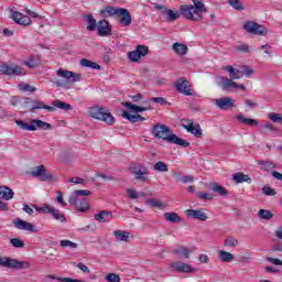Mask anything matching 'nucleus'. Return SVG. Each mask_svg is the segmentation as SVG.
Segmentation results:
<instances>
[{
  "label": "nucleus",
  "mask_w": 282,
  "mask_h": 282,
  "mask_svg": "<svg viewBox=\"0 0 282 282\" xmlns=\"http://www.w3.org/2000/svg\"><path fill=\"white\" fill-rule=\"evenodd\" d=\"M152 135L153 138L164 140V142H169L170 144H177V147H183V149L191 147V143L188 141L176 137L175 134H173L169 126L162 123H156L152 128Z\"/></svg>",
  "instance_id": "1"
},
{
  "label": "nucleus",
  "mask_w": 282,
  "mask_h": 282,
  "mask_svg": "<svg viewBox=\"0 0 282 282\" xmlns=\"http://www.w3.org/2000/svg\"><path fill=\"white\" fill-rule=\"evenodd\" d=\"M56 76L53 83L56 87H63L64 89H72L74 83H80L83 75L80 73H74L72 70L59 68L56 72Z\"/></svg>",
  "instance_id": "2"
},
{
  "label": "nucleus",
  "mask_w": 282,
  "mask_h": 282,
  "mask_svg": "<svg viewBox=\"0 0 282 282\" xmlns=\"http://www.w3.org/2000/svg\"><path fill=\"white\" fill-rule=\"evenodd\" d=\"M180 12L188 21H202L207 9L203 1L193 0V4H182Z\"/></svg>",
  "instance_id": "3"
},
{
  "label": "nucleus",
  "mask_w": 282,
  "mask_h": 282,
  "mask_svg": "<svg viewBox=\"0 0 282 282\" xmlns=\"http://www.w3.org/2000/svg\"><path fill=\"white\" fill-rule=\"evenodd\" d=\"M88 115L90 118H94L95 120L106 122V124H113V122H116L113 115H111L109 110L100 106L89 108Z\"/></svg>",
  "instance_id": "4"
},
{
  "label": "nucleus",
  "mask_w": 282,
  "mask_h": 282,
  "mask_svg": "<svg viewBox=\"0 0 282 282\" xmlns=\"http://www.w3.org/2000/svg\"><path fill=\"white\" fill-rule=\"evenodd\" d=\"M15 124H18V127H20V129L23 131H36V129L52 131V124L40 119H33L30 123L22 120H17Z\"/></svg>",
  "instance_id": "5"
},
{
  "label": "nucleus",
  "mask_w": 282,
  "mask_h": 282,
  "mask_svg": "<svg viewBox=\"0 0 282 282\" xmlns=\"http://www.w3.org/2000/svg\"><path fill=\"white\" fill-rule=\"evenodd\" d=\"M0 265L2 268H11L12 270H28L30 262L19 261L8 257H0Z\"/></svg>",
  "instance_id": "6"
},
{
  "label": "nucleus",
  "mask_w": 282,
  "mask_h": 282,
  "mask_svg": "<svg viewBox=\"0 0 282 282\" xmlns=\"http://www.w3.org/2000/svg\"><path fill=\"white\" fill-rule=\"evenodd\" d=\"M243 30H246L248 34H257L258 36H268V29L254 21L246 22L243 24Z\"/></svg>",
  "instance_id": "7"
},
{
  "label": "nucleus",
  "mask_w": 282,
  "mask_h": 282,
  "mask_svg": "<svg viewBox=\"0 0 282 282\" xmlns=\"http://www.w3.org/2000/svg\"><path fill=\"white\" fill-rule=\"evenodd\" d=\"M170 268L174 270V272H180L181 274H193L197 272V268H194L189 263L175 261L170 264Z\"/></svg>",
  "instance_id": "8"
},
{
  "label": "nucleus",
  "mask_w": 282,
  "mask_h": 282,
  "mask_svg": "<svg viewBox=\"0 0 282 282\" xmlns=\"http://www.w3.org/2000/svg\"><path fill=\"white\" fill-rule=\"evenodd\" d=\"M35 210H37V213L50 214L57 221H65V215L58 212L56 208L52 207L51 205L45 204L42 207L35 206Z\"/></svg>",
  "instance_id": "9"
},
{
  "label": "nucleus",
  "mask_w": 282,
  "mask_h": 282,
  "mask_svg": "<svg viewBox=\"0 0 282 282\" xmlns=\"http://www.w3.org/2000/svg\"><path fill=\"white\" fill-rule=\"evenodd\" d=\"M0 72L6 76H12V74L14 76H25V69L21 68L19 65H0Z\"/></svg>",
  "instance_id": "10"
},
{
  "label": "nucleus",
  "mask_w": 282,
  "mask_h": 282,
  "mask_svg": "<svg viewBox=\"0 0 282 282\" xmlns=\"http://www.w3.org/2000/svg\"><path fill=\"white\" fill-rule=\"evenodd\" d=\"M130 171L137 182H149V170L143 165H133L130 167Z\"/></svg>",
  "instance_id": "11"
},
{
  "label": "nucleus",
  "mask_w": 282,
  "mask_h": 282,
  "mask_svg": "<svg viewBox=\"0 0 282 282\" xmlns=\"http://www.w3.org/2000/svg\"><path fill=\"white\" fill-rule=\"evenodd\" d=\"M183 129L186 130L187 133H192L195 138H202V126L199 123L193 122V120H183L182 122Z\"/></svg>",
  "instance_id": "12"
},
{
  "label": "nucleus",
  "mask_w": 282,
  "mask_h": 282,
  "mask_svg": "<svg viewBox=\"0 0 282 282\" xmlns=\"http://www.w3.org/2000/svg\"><path fill=\"white\" fill-rule=\"evenodd\" d=\"M147 54H149V47L147 45H138L134 51L128 53V58L131 63H138Z\"/></svg>",
  "instance_id": "13"
},
{
  "label": "nucleus",
  "mask_w": 282,
  "mask_h": 282,
  "mask_svg": "<svg viewBox=\"0 0 282 282\" xmlns=\"http://www.w3.org/2000/svg\"><path fill=\"white\" fill-rule=\"evenodd\" d=\"M31 175L33 177H40L41 182H51V180H54V175H52V173H47L45 165L36 166L31 171Z\"/></svg>",
  "instance_id": "14"
},
{
  "label": "nucleus",
  "mask_w": 282,
  "mask_h": 282,
  "mask_svg": "<svg viewBox=\"0 0 282 282\" xmlns=\"http://www.w3.org/2000/svg\"><path fill=\"white\" fill-rule=\"evenodd\" d=\"M68 204H70V206H74V208H76V210H78L79 213H87V210L89 209V202H87L85 198L78 199L76 195H72L69 197Z\"/></svg>",
  "instance_id": "15"
},
{
  "label": "nucleus",
  "mask_w": 282,
  "mask_h": 282,
  "mask_svg": "<svg viewBox=\"0 0 282 282\" xmlns=\"http://www.w3.org/2000/svg\"><path fill=\"white\" fill-rule=\"evenodd\" d=\"M219 86L225 91H232V89H241L242 91H246V87L241 84L235 83L232 79L227 77H221Z\"/></svg>",
  "instance_id": "16"
},
{
  "label": "nucleus",
  "mask_w": 282,
  "mask_h": 282,
  "mask_svg": "<svg viewBox=\"0 0 282 282\" xmlns=\"http://www.w3.org/2000/svg\"><path fill=\"white\" fill-rule=\"evenodd\" d=\"M155 10H161V14L165 17V21H167V23H173L174 21H177V19H180V12L167 9L164 6H156Z\"/></svg>",
  "instance_id": "17"
},
{
  "label": "nucleus",
  "mask_w": 282,
  "mask_h": 282,
  "mask_svg": "<svg viewBox=\"0 0 282 282\" xmlns=\"http://www.w3.org/2000/svg\"><path fill=\"white\" fill-rule=\"evenodd\" d=\"M176 91L178 94H183V96H194L195 91L188 87V80L186 79H178L175 84Z\"/></svg>",
  "instance_id": "18"
},
{
  "label": "nucleus",
  "mask_w": 282,
  "mask_h": 282,
  "mask_svg": "<svg viewBox=\"0 0 282 282\" xmlns=\"http://www.w3.org/2000/svg\"><path fill=\"white\" fill-rule=\"evenodd\" d=\"M13 226L18 228V230H25L26 232H39V228L32 225V223L25 221L21 218H18L13 221Z\"/></svg>",
  "instance_id": "19"
},
{
  "label": "nucleus",
  "mask_w": 282,
  "mask_h": 282,
  "mask_svg": "<svg viewBox=\"0 0 282 282\" xmlns=\"http://www.w3.org/2000/svg\"><path fill=\"white\" fill-rule=\"evenodd\" d=\"M122 105L133 113H142L143 111H149V109H151V102L149 101H143V106H135L134 104H131L129 101L122 102Z\"/></svg>",
  "instance_id": "20"
},
{
  "label": "nucleus",
  "mask_w": 282,
  "mask_h": 282,
  "mask_svg": "<svg viewBox=\"0 0 282 282\" xmlns=\"http://www.w3.org/2000/svg\"><path fill=\"white\" fill-rule=\"evenodd\" d=\"M186 217L189 219H197L198 221H206L208 219V214L204 212V209H186Z\"/></svg>",
  "instance_id": "21"
},
{
  "label": "nucleus",
  "mask_w": 282,
  "mask_h": 282,
  "mask_svg": "<svg viewBox=\"0 0 282 282\" xmlns=\"http://www.w3.org/2000/svg\"><path fill=\"white\" fill-rule=\"evenodd\" d=\"M215 105L218 109H221V111H227V109H232L235 107V101L230 97H221L215 99Z\"/></svg>",
  "instance_id": "22"
},
{
  "label": "nucleus",
  "mask_w": 282,
  "mask_h": 282,
  "mask_svg": "<svg viewBox=\"0 0 282 282\" xmlns=\"http://www.w3.org/2000/svg\"><path fill=\"white\" fill-rule=\"evenodd\" d=\"M97 32L99 36H111V26L107 20H100L97 23Z\"/></svg>",
  "instance_id": "23"
},
{
  "label": "nucleus",
  "mask_w": 282,
  "mask_h": 282,
  "mask_svg": "<svg viewBox=\"0 0 282 282\" xmlns=\"http://www.w3.org/2000/svg\"><path fill=\"white\" fill-rule=\"evenodd\" d=\"M11 14L13 21L17 22L18 25H30V23H32V19H30V17L24 15L19 11H12Z\"/></svg>",
  "instance_id": "24"
},
{
  "label": "nucleus",
  "mask_w": 282,
  "mask_h": 282,
  "mask_svg": "<svg viewBox=\"0 0 282 282\" xmlns=\"http://www.w3.org/2000/svg\"><path fill=\"white\" fill-rule=\"evenodd\" d=\"M117 19H119V23L124 28H129V25H131V13H129V10L127 9H120Z\"/></svg>",
  "instance_id": "25"
},
{
  "label": "nucleus",
  "mask_w": 282,
  "mask_h": 282,
  "mask_svg": "<svg viewBox=\"0 0 282 282\" xmlns=\"http://www.w3.org/2000/svg\"><path fill=\"white\" fill-rule=\"evenodd\" d=\"M95 219L96 221H98L99 224H109V221H111V219H113V213L109 212V210H101L97 214H95Z\"/></svg>",
  "instance_id": "26"
},
{
  "label": "nucleus",
  "mask_w": 282,
  "mask_h": 282,
  "mask_svg": "<svg viewBox=\"0 0 282 282\" xmlns=\"http://www.w3.org/2000/svg\"><path fill=\"white\" fill-rule=\"evenodd\" d=\"M195 252V248L178 247L173 250V254H177L180 259H188Z\"/></svg>",
  "instance_id": "27"
},
{
  "label": "nucleus",
  "mask_w": 282,
  "mask_h": 282,
  "mask_svg": "<svg viewBox=\"0 0 282 282\" xmlns=\"http://www.w3.org/2000/svg\"><path fill=\"white\" fill-rule=\"evenodd\" d=\"M0 198L10 202V199H14V192L8 186H0Z\"/></svg>",
  "instance_id": "28"
},
{
  "label": "nucleus",
  "mask_w": 282,
  "mask_h": 282,
  "mask_svg": "<svg viewBox=\"0 0 282 282\" xmlns=\"http://www.w3.org/2000/svg\"><path fill=\"white\" fill-rule=\"evenodd\" d=\"M172 50L177 54V56H186V54H188V46L180 42L174 43L172 45Z\"/></svg>",
  "instance_id": "29"
},
{
  "label": "nucleus",
  "mask_w": 282,
  "mask_h": 282,
  "mask_svg": "<svg viewBox=\"0 0 282 282\" xmlns=\"http://www.w3.org/2000/svg\"><path fill=\"white\" fill-rule=\"evenodd\" d=\"M35 109H46V111H51V112L56 111L55 107L47 106L45 105V102L39 101V100L32 101L31 111H34Z\"/></svg>",
  "instance_id": "30"
},
{
  "label": "nucleus",
  "mask_w": 282,
  "mask_h": 282,
  "mask_svg": "<svg viewBox=\"0 0 282 282\" xmlns=\"http://www.w3.org/2000/svg\"><path fill=\"white\" fill-rule=\"evenodd\" d=\"M232 180H234V182H236V184H243V182H247V184L252 183V178H250V176H248L241 172H237V173L232 174Z\"/></svg>",
  "instance_id": "31"
},
{
  "label": "nucleus",
  "mask_w": 282,
  "mask_h": 282,
  "mask_svg": "<svg viewBox=\"0 0 282 282\" xmlns=\"http://www.w3.org/2000/svg\"><path fill=\"white\" fill-rule=\"evenodd\" d=\"M113 236L117 241H124L126 243H129V239H131V232L124 230H116Z\"/></svg>",
  "instance_id": "32"
},
{
  "label": "nucleus",
  "mask_w": 282,
  "mask_h": 282,
  "mask_svg": "<svg viewBox=\"0 0 282 282\" xmlns=\"http://www.w3.org/2000/svg\"><path fill=\"white\" fill-rule=\"evenodd\" d=\"M225 72H228L230 77L229 79L231 80H239V78H241V70L232 67L231 65L226 66Z\"/></svg>",
  "instance_id": "33"
},
{
  "label": "nucleus",
  "mask_w": 282,
  "mask_h": 282,
  "mask_svg": "<svg viewBox=\"0 0 282 282\" xmlns=\"http://www.w3.org/2000/svg\"><path fill=\"white\" fill-rule=\"evenodd\" d=\"M209 188L214 192L220 195V197H228V191L226 188L217 183H210Z\"/></svg>",
  "instance_id": "34"
},
{
  "label": "nucleus",
  "mask_w": 282,
  "mask_h": 282,
  "mask_svg": "<svg viewBox=\"0 0 282 282\" xmlns=\"http://www.w3.org/2000/svg\"><path fill=\"white\" fill-rule=\"evenodd\" d=\"M218 259L224 263H230V261H235V254L228 251L220 250L218 251Z\"/></svg>",
  "instance_id": "35"
},
{
  "label": "nucleus",
  "mask_w": 282,
  "mask_h": 282,
  "mask_svg": "<svg viewBox=\"0 0 282 282\" xmlns=\"http://www.w3.org/2000/svg\"><path fill=\"white\" fill-rule=\"evenodd\" d=\"M165 221H170V224H180L182 221V217L177 213H165L163 215Z\"/></svg>",
  "instance_id": "36"
},
{
  "label": "nucleus",
  "mask_w": 282,
  "mask_h": 282,
  "mask_svg": "<svg viewBox=\"0 0 282 282\" xmlns=\"http://www.w3.org/2000/svg\"><path fill=\"white\" fill-rule=\"evenodd\" d=\"M236 119L238 122H242V124H248L249 127H258L259 121L250 118L243 117V115H237Z\"/></svg>",
  "instance_id": "37"
},
{
  "label": "nucleus",
  "mask_w": 282,
  "mask_h": 282,
  "mask_svg": "<svg viewBox=\"0 0 282 282\" xmlns=\"http://www.w3.org/2000/svg\"><path fill=\"white\" fill-rule=\"evenodd\" d=\"M85 21L88 23V25L86 26V30L88 32H94V30H97L98 23L94 19V15L91 14L86 15Z\"/></svg>",
  "instance_id": "38"
},
{
  "label": "nucleus",
  "mask_w": 282,
  "mask_h": 282,
  "mask_svg": "<svg viewBox=\"0 0 282 282\" xmlns=\"http://www.w3.org/2000/svg\"><path fill=\"white\" fill-rule=\"evenodd\" d=\"M53 107H56L57 109H62L63 111H72V105L61 100H54Z\"/></svg>",
  "instance_id": "39"
},
{
  "label": "nucleus",
  "mask_w": 282,
  "mask_h": 282,
  "mask_svg": "<svg viewBox=\"0 0 282 282\" xmlns=\"http://www.w3.org/2000/svg\"><path fill=\"white\" fill-rule=\"evenodd\" d=\"M24 65H26L31 69H34V67H39L41 65V58L32 56L24 62Z\"/></svg>",
  "instance_id": "40"
},
{
  "label": "nucleus",
  "mask_w": 282,
  "mask_h": 282,
  "mask_svg": "<svg viewBox=\"0 0 282 282\" xmlns=\"http://www.w3.org/2000/svg\"><path fill=\"white\" fill-rule=\"evenodd\" d=\"M147 204L149 206H153L154 208H160L161 210H164V208H166V205H164V203H162L155 198L148 199Z\"/></svg>",
  "instance_id": "41"
},
{
  "label": "nucleus",
  "mask_w": 282,
  "mask_h": 282,
  "mask_svg": "<svg viewBox=\"0 0 282 282\" xmlns=\"http://www.w3.org/2000/svg\"><path fill=\"white\" fill-rule=\"evenodd\" d=\"M82 67H90L91 69H100V65L96 64L95 62H91L89 59H80Z\"/></svg>",
  "instance_id": "42"
},
{
  "label": "nucleus",
  "mask_w": 282,
  "mask_h": 282,
  "mask_svg": "<svg viewBox=\"0 0 282 282\" xmlns=\"http://www.w3.org/2000/svg\"><path fill=\"white\" fill-rule=\"evenodd\" d=\"M154 171H159L160 173H169V165L162 161H159L154 164Z\"/></svg>",
  "instance_id": "43"
},
{
  "label": "nucleus",
  "mask_w": 282,
  "mask_h": 282,
  "mask_svg": "<svg viewBox=\"0 0 282 282\" xmlns=\"http://www.w3.org/2000/svg\"><path fill=\"white\" fill-rule=\"evenodd\" d=\"M121 9H116L113 7H107L104 10V14H107V17H116L118 19V14H120Z\"/></svg>",
  "instance_id": "44"
},
{
  "label": "nucleus",
  "mask_w": 282,
  "mask_h": 282,
  "mask_svg": "<svg viewBox=\"0 0 282 282\" xmlns=\"http://www.w3.org/2000/svg\"><path fill=\"white\" fill-rule=\"evenodd\" d=\"M258 216L260 217V219L270 220V219H272V217H274V214H272V212H270L268 209H260L258 212Z\"/></svg>",
  "instance_id": "45"
},
{
  "label": "nucleus",
  "mask_w": 282,
  "mask_h": 282,
  "mask_svg": "<svg viewBox=\"0 0 282 282\" xmlns=\"http://www.w3.org/2000/svg\"><path fill=\"white\" fill-rule=\"evenodd\" d=\"M228 3L231 6V8H234V10H238L240 12L246 10V7H243L241 0H229Z\"/></svg>",
  "instance_id": "46"
},
{
  "label": "nucleus",
  "mask_w": 282,
  "mask_h": 282,
  "mask_svg": "<svg viewBox=\"0 0 282 282\" xmlns=\"http://www.w3.org/2000/svg\"><path fill=\"white\" fill-rule=\"evenodd\" d=\"M257 164H259L263 171H270L275 167L274 163L271 161H257Z\"/></svg>",
  "instance_id": "47"
},
{
  "label": "nucleus",
  "mask_w": 282,
  "mask_h": 282,
  "mask_svg": "<svg viewBox=\"0 0 282 282\" xmlns=\"http://www.w3.org/2000/svg\"><path fill=\"white\" fill-rule=\"evenodd\" d=\"M59 246L62 248H72V250L78 248V243L72 242L70 240H61Z\"/></svg>",
  "instance_id": "48"
},
{
  "label": "nucleus",
  "mask_w": 282,
  "mask_h": 282,
  "mask_svg": "<svg viewBox=\"0 0 282 282\" xmlns=\"http://www.w3.org/2000/svg\"><path fill=\"white\" fill-rule=\"evenodd\" d=\"M121 116L126 120H129V122H138V115H132L129 111H123Z\"/></svg>",
  "instance_id": "49"
},
{
  "label": "nucleus",
  "mask_w": 282,
  "mask_h": 282,
  "mask_svg": "<svg viewBox=\"0 0 282 282\" xmlns=\"http://www.w3.org/2000/svg\"><path fill=\"white\" fill-rule=\"evenodd\" d=\"M197 197L207 202H212V199H214L213 194H209L208 192H199L197 193Z\"/></svg>",
  "instance_id": "50"
},
{
  "label": "nucleus",
  "mask_w": 282,
  "mask_h": 282,
  "mask_svg": "<svg viewBox=\"0 0 282 282\" xmlns=\"http://www.w3.org/2000/svg\"><path fill=\"white\" fill-rule=\"evenodd\" d=\"M129 199H139L140 198V194L138 193V191L133 189V188H128L126 191Z\"/></svg>",
  "instance_id": "51"
},
{
  "label": "nucleus",
  "mask_w": 282,
  "mask_h": 282,
  "mask_svg": "<svg viewBox=\"0 0 282 282\" xmlns=\"http://www.w3.org/2000/svg\"><path fill=\"white\" fill-rule=\"evenodd\" d=\"M241 74H245V76H247L248 78H250V76H252V74H254V69H252V67L245 65L241 67Z\"/></svg>",
  "instance_id": "52"
},
{
  "label": "nucleus",
  "mask_w": 282,
  "mask_h": 282,
  "mask_svg": "<svg viewBox=\"0 0 282 282\" xmlns=\"http://www.w3.org/2000/svg\"><path fill=\"white\" fill-rule=\"evenodd\" d=\"M11 246H13V248H23V246H25V242H23V240L19 239V238H12L10 240Z\"/></svg>",
  "instance_id": "53"
},
{
  "label": "nucleus",
  "mask_w": 282,
  "mask_h": 282,
  "mask_svg": "<svg viewBox=\"0 0 282 282\" xmlns=\"http://www.w3.org/2000/svg\"><path fill=\"white\" fill-rule=\"evenodd\" d=\"M268 119L271 120V122H281L282 117H281V115H279V113L270 112V113L268 115Z\"/></svg>",
  "instance_id": "54"
},
{
  "label": "nucleus",
  "mask_w": 282,
  "mask_h": 282,
  "mask_svg": "<svg viewBox=\"0 0 282 282\" xmlns=\"http://www.w3.org/2000/svg\"><path fill=\"white\" fill-rule=\"evenodd\" d=\"M73 195H75V197H78V195H82L83 197H89V195H91V192L88 189H77L73 193Z\"/></svg>",
  "instance_id": "55"
},
{
  "label": "nucleus",
  "mask_w": 282,
  "mask_h": 282,
  "mask_svg": "<svg viewBox=\"0 0 282 282\" xmlns=\"http://www.w3.org/2000/svg\"><path fill=\"white\" fill-rule=\"evenodd\" d=\"M106 281L108 282H120V275L115 273H109L106 275Z\"/></svg>",
  "instance_id": "56"
},
{
  "label": "nucleus",
  "mask_w": 282,
  "mask_h": 282,
  "mask_svg": "<svg viewBox=\"0 0 282 282\" xmlns=\"http://www.w3.org/2000/svg\"><path fill=\"white\" fill-rule=\"evenodd\" d=\"M19 87H20L21 91H30L31 94L36 91V88H34V86H32L30 84L20 85Z\"/></svg>",
  "instance_id": "57"
},
{
  "label": "nucleus",
  "mask_w": 282,
  "mask_h": 282,
  "mask_svg": "<svg viewBox=\"0 0 282 282\" xmlns=\"http://www.w3.org/2000/svg\"><path fill=\"white\" fill-rule=\"evenodd\" d=\"M198 261H199V263H202V264L210 263V257H208V254H206V253H200V254L198 256Z\"/></svg>",
  "instance_id": "58"
},
{
  "label": "nucleus",
  "mask_w": 282,
  "mask_h": 282,
  "mask_svg": "<svg viewBox=\"0 0 282 282\" xmlns=\"http://www.w3.org/2000/svg\"><path fill=\"white\" fill-rule=\"evenodd\" d=\"M262 192L264 193V195H268L269 197H274V195H276V192H274V189H272V187L270 186H264L262 188Z\"/></svg>",
  "instance_id": "59"
},
{
  "label": "nucleus",
  "mask_w": 282,
  "mask_h": 282,
  "mask_svg": "<svg viewBox=\"0 0 282 282\" xmlns=\"http://www.w3.org/2000/svg\"><path fill=\"white\" fill-rule=\"evenodd\" d=\"M237 52H241L242 54H248V52L250 51V47L246 44H238L236 46Z\"/></svg>",
  "instance_id": "60"
},
{
  "label": "nucleus",
  "mask_w": 282,
  "mask_h": 282,
  "mask_svg": "<svg viewBox=\"0 0 282 282\" xmlns=\"http://www.w3.org/2000/svg\"><path fill=\"white\" fill-rule=\"evenodd\" d=\"M225 246H228V247H237L239 246V240L235 239V238H229V239H226L225 240Z\"/></svg>",
  "instance_id": "61"
},
{
  "label": "nucleus",
  "mask_w": 282,
  "mask_h": 282,
  "mask_svg": "<svg viewBox=\"0 0 282 282\" xmlns=\"http://www.w3.org/2000/svg\"><path fill=\"white\" fill-rule=\"evenodd\" d=\"M181 182L183 184H193V182H195V178L192 175H185L181 178Z\"/></svg>",
  "instance_id": "62"
},
{
  "label": "nucleus",
  "mask_w": 282,
  "mask_h": 282,
  "mask_svg": "<svg viewBox=\"0 0 282 282\" xmlns=\"http://www.w3.org/2000/svg\"><path fill=\"white\" fill-rule=\"evenodd\" d=\"M76 268L82 270V272H84L85 274H89V272H91L89 270V267L85 265L83 262H79L78 264H76Z\"/></svg>",
  "instance_id": "63"
},
{
  "label": "nucleus",
  "mask_w": 282,
  "mask_h": 282,
  "mask_svg": "<svg viewBox=\"0 0 282 282\" xmlns=\"http://www.w3.org/2000/svg\"><path fill=\"white\" fill-rule=\"evenodd\" d=\"M56 202L62 206H67V203H65V200L63 199V192H57Z\"/></svg>",
  "instance_id": "64"
}]
</instances>
